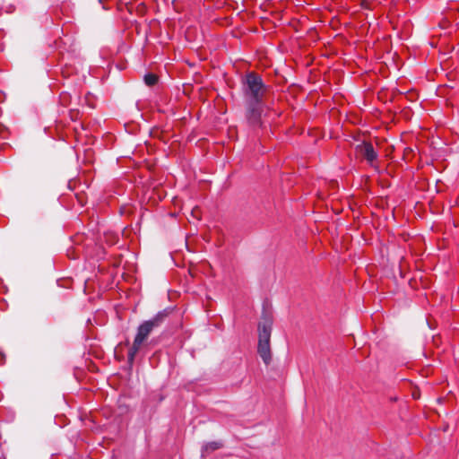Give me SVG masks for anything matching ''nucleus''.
<instances>
[{
    "mask_svg": "<svg viewBox=\"0 0 459 459\" xmlns=\"http://www.w3.org/2000/svg\"><path fill=\"white\" fill-rule=\"evenodd\" d=\"M267 90L268 86L257 73L248 72L241 79L245 119L253 129L263 126L262 116L265 106L264 97Z\"/></svg>",
    "mask_w": 459,
    "mask_h": 459,
    "instance_id": "obj_1",
    "label": "nucleus"
},
{
    "mask_svg": "<svg viewBox=\"0 0 459 459\" xmlns=\"http://www.w3.org/2000/svg\"><path fill=\"white\" fill-rule=\"evenodd\" d=\"M356 151L366 160L368 165L374 167V163L378 158V153L376 152L371 143L363 142L358 144Z\"/></svg>",
    "mask_w": 459,
    "mask_h": 459,
    "instance_id": "obj_4",
    "label": "nucleus"
},
{
    "mask_svg": "<svg viewBox=\"0 0 459 459\" xmlns=\"http://www.w3.org/2000/svg\"><path fill=\"white\" fill-rule=\"evenodd\" d=\"M169 315L167 309L158 312L152 318L143 322L137 328V333L134 337L132 346L128 350L127 359L128 363L132 365L134 358L138 353L141 345L148 338L153 329L161 325L165 318Z\"/></svg>",
    "mask_w": 459,
    "mask_h": 459,
    "instance_id": "obj_2",
    "label": "nucleus"
},
{
    "mask_svg": "<svg viewBox=\"0 0 459 459\" xmlns=\"http://www.w3.org/2000/svg\"><path fill=\"white\" fill-rule=\"evenodd\" d=\"M273 329V318L270 315L263 313L261 320L258 323V344L257 353L265 365H269L272 360L270 347V339Z\"/></svg>",
    "mask_w": 459,
    "mask_h": 459,
    "instance_id": "obj_3",
    "label": "nucleus"
},
{
    "mask_svg": "<svg viewBox=\"0 0 459 459\" xmlns=\"http://www.w3.org/2000/svg\"><path fill=\"white\" fill-rule=\"evenodd\" d=\"M223 446L222 441H212L208 442L202 447V456H204L205 453L213 452L215 450H218Z\"/></svg>",
    "mask_w": 459,
    "mask_h": 459,
    "instance_id": "obj_5",
    "label": "nucleus"
},
{
    "mask_svg": "<svg viewBox=\"0 0 459 459\" xmlns=\"http://www.w3.org/2000/svg\"><path fill=\"white\" fill-rule=\"evenodd\" d=\"M143 82L147 86H153L158 82V76L152 73H147L143 76Z\"/></svg>",
    "mask_w": 459,
    "mask_h": 459,
    "instance_id": "obj_6",
    "label": "nucleus"
}]
</instances>
